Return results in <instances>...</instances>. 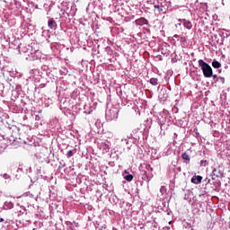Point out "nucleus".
Instances as JSON below:
<instances>
[{
	"mask_svg": "<svg viewBox=\"0 0 230 230\" xmlns=\"http://www.w3.org/2000/svg\"><path fill=\"white\" fill-rule=\"evenodd\" d=\"M183 227H185V229H190L191 228V224L188 222H183Z\"/></svg>",
	"mask_w": 230,
	"mask_h": 230,
	"instance_id": "nucleus-28",
	"label": "nucleus"
},
{
	"mask_svg": "<svg viewBox=\"0 0 230 230\" xmlns=\"http://www.w3.org/2000/svg\"><path fill=\"white\" fill-rule=\"evenodd\" d=\"M177 136H178L177 133H174L173 134V139H177Z\"/></svg>",
	"mask_w": 230,
	"mask_h": 230,
	"instance_id": "nucleus-34",
	"label": "nucleus"
},
{
	"mask_svg": "<svg viewBox=\"0 0 230 230\" xmlns=\"http://www.w3.org/2000/svg\"><path fill=\"white\" fill-rule=\"evenodd\" d=\"M190 181L192 184H200V182H202V176L200 175L193 176Z\"/></svg>",
	"mask_w": 230,
	"mask_h": 230,
	"instance_id": "nucleus-14",
	"label": "nucleus"
},
{
	"mask_svg": "<svg viewBox=\"0 0 230 230\" xmlns=\"http://www.w3.org/2000/svg\"><path fill=\"white\" fill-rule=\"evenodd\" d=\"M42 72L39 71L37 68H33L30 71V78L35 83L39 84Z\"/></svg>",
	"mask_w": 230,
	"mask_h": 230,
	"instance_id": "nucleus-5",
	"label": "nucleus"
},
{
	"mask_svg": "<svg viewBox=\"0 0 230 230\" xmlns=\"http://www.w3.org/2000/svg\"><path fill=\"white\" fill-rule=\"evenodd\" d=\"M181 159H183V162L185 163V164H190V158L188 153L181 154Z\"/></svg>",
	"mask_w": 230,
	"mask_h": 230,
	"instance_id": "nucleus-17",
	"label": "nucleus"
},
{
	"mask_svg": "<svg viewBox=\"0 0 230 230\" xmlns=\"http://www.w3.org/2000/svg\"><path fill=\"white\" fill-rule=\"evenodd\" d=\"M178 22H183V26L184 28H186V30H191V28H193V24L191 23V22L186 19H179Z\"/></svg>",
	"mask_w": 230,
	"mask_h": 230,
	"instance_id": "nucleus-11",
	"label": "nucleus"
},
{
	"mask_svg": "<svg viewBox=\"0 0 230 230\" xmlns=\"http://www.w3.org/2000/svg\"><path fill=\"white\" fill-rule=\"evenodd\" d=\"M22 173H24V171L22 170V165H19V167L16 171L15 179H17L19 181V179H21V177H22Z\"/></svg>",
	"mask_w": 230,
	"mask_h": 230,
	"instance_id": "nucleus-13",
	"label": "nucleus"
},
{
	"mask_svg": "<svg viewBox=\"0 0 230 230\" xmlns=\"http://www.w3.org/2000/svg\"><path fill=\"white\" fill-rule=\"evenodd\" d=\"M173 143H177V142H175V140H173Z\"/></svg>",
	"mask_w": 230,
	"mask_h": 230,
	"instance_id": "nucleus-42",
	"label": "nucleus"
},
{
	"mask_svg": "<svg viewBox=\"0 0 230 230\" xmlns=\"http://www.w3.org/2000/svg\"><path fill=\"white\" fill-rule=\"evenodd\" d=\"M30 197H31V199H33L34 196H33V194H30Z\"/></svg>",
	"mask_w": 230,
	"mask_h": 230,
	"instance_id": "nucleus-38",
	"label": "nucleus"
},
{
	"mask_svg": "<svg viewBox=\"0 0 230 230\" xmlns=\"http://www.w3.org/2000/svg\"><path fill=\"white\" fill-rule=\"evenodd\" d=\"M48 27L49 30H57L58 28V25L57 24V21H55L54 18H50L48 21Z\"/></svg>",
	"mask_w": 230,
	"mask_h": 230,
	"instance_id": "nucleus-10",
	"label": "nucleus"
},
{
	"mask_svg": "<svg viewBox=\"0 0 230 230\" xmlns=\"http://www.w3.org/2000/svg\"><path fill=\"white\" fill-rule=\"evenodd\" d=\"M16 49H18L19 53H21V49L22 53H28V46L26 45L19 44Z\"/></svg>",
	"mask_w": 230,
	"mask_h": 230,
	"instance_id": "nucleus-15",
	"label": "nucleus"
},
{
	"mask_svg": "<svg viewBox=\"0 0 230 230\" xmlns=\"http://www.w3.org/2000/svg\"><path fill=\"white\" fill-rule=\"evenodd\" d=\"M8 145L3 141L0 142V154H3L6 150Z\"/></svg>",
	"mask_w": 230,
	"mask_h": 230,
	"instance_id": "nucleus-19",
	"label": "nucleus"
},
{
	"mask_svg": "<svg viewBox=\"0 0 230 230\" xmlns=\"http://www.w3.org/2000/svg\"><path fill=\"white\" fill-rule=\"evenodd\" d=\"M0 222H4V219L3 217H1Z\"/></svg>",
	"mask_w": 230,
	"mask_h": 230,
	"instance_id": "nucleus-37",
	"label": "nucleus"
},
{
	"mask_svg": "<svg viewBox=\"0 0 230 230\" xmlns=\"http://www.w3.org/2000/svg\"><path fill=\"white\" fill-rule=\"evenodd\" d=\"M224 31H226V32H223L224 37H229V35H230L229 31H227L226 30H224Z\"/></svg>",
	"mask_w": 230,
	"mask_h": 230,
	"instance_id": "nucleus-32",
	"label": "nucleus"
},
{
	"mask_svg": "<svg viewBox=\"0 0 230 230\" xmlns=\"http://www.w3.org/2000/svg\"><path fill=\"white\" fill-rule=\"evenodd\" d=\"M207 163H208V161H206V160H201V161H200V166H206Z\"/></svg>",
	"mask_w": 230,
	"mask_h": 230,
	"instance_id": "nucleus-31",
	"label": "nucleus"
},
{
	"mask_svg": "<svg viewBox=\"0 0 230 230\" xmlns=\"http://www.w3.org/2000/svg\"><path fill=\"white\" fill-rule=\"evenodd\" d=\"M212 67H214L215 69H220V67H222V65L218 61H213Z\"/></svg>",
	"mask_w": 230,
	"mask_h": 230,
	"instance_id": "nucleus-22",
	"label": "nucleus"
},
{
	"mask_svg": "<svg viewBox=\"0 0 230 230\" xmlns=\"http://www.w3.org/2000/svg\"><path fill=\"white\" fill-rule=\"evenodd\" d=\"M75 154H76V150H75V149L69 150V151L66 153V157H67V159L73 157V156L75 155Z\"/></svg>",
	"mask_w": 230,
	"mask_h": 230,
	"instance_id": "nucleus-24",
	"label": "nucleus"
},
{
	"mask_svg": "<svg viewBox=\"0 0 230 230\" xmlns=\"http://www.w3.org/2000/svg\"><path fill=\"white\" fill-rule=\"evenodd\" d=\"M212 77L214 78V80H216L217 78V75H213V72H212Z\"/></svg>",
	"mask_w": 230,
	"mask_h": 230,
	"instance_id": "nucleus-36",
	"label": "nucleus"
},
{
	"mask_svg": "<svg viewBox=\"0 0 230 230\" xmlns=\"http://www.w3.org/2000/svg\"><path fill=\"white\" fill-rule=\"evenodd\" d=\"M105 52L107 53L108 57H110L111 58H112L114 57V50H112V48H111L109 46L106 47Z\"/></svg>",
	"mask_w": 230,
	"mask_h": 230,
	"instance_id": "nucleus-18",
	"label": "nucleus"
},
{
	"mask_svg": "<svg viewBox=\"0 0 230 230\" xmlns=\"http://www.w3.org/2000/svg\"><path fill=\"white\" fill-rule=\"evenodd\" d=\"M190 230H193V228H191Z\"/></svg>",
	"mask_w": 230,
	"mask_h": 230,
	"instance_id": "nucleus-44",
	"label": "nucleus"
},
{
	"mask_svg": "<svg viewBox=\"0 0 230 230\" xmlns=\"http://www.w3.org/2000/svg\"><path fill=\"white\" fill-rule=\"evenodd\" d=\"M165 121H166V120H162L161 123L164 124Z\"/></svg>",
	"mask_w": 230,
	"mask_h": 230,
	"instance_id": "nucleus-40",
	"label": "nucleus"
},
{
	"mask_svg": "<svg viewBox=\"0 0 230 230\" xmlns=\"http://www.w3.org/2000/svg\"><path fill=\"white\" fill-rule=\"evenodd\" d=\"M130 141H132V137L123 138L120 140V146L122 150H125V146L128 148L130 146Z\"/></svg>",
	"mask_w": 230,
	"mask_h": 230,
	"instance_id": "nucleus-9",
	"label": "nucleus"
},
{
	"mask_svg": "<svg viewBox=\"0 0 230 230\" xmlns=\"http://www.w3.org/2000/svg\"><path fill=\"white\" fill-rule=\"evenodd\" d=\"M194 137H200V133H199V128H195L193 129Z\"/></svg>",
	"mask_w": 230,
	"mask_h": 230,
	"instance_id": "nucleus-27",
	"label": "nucleus"
},
{
	"mask_svg": "<svg viewBox=\"0 0 230 230\" xmlns=\"http://www.w3.org/2000/svg\"><path fill=\"white\" fill-rule=\"evenodd\" d=\"M13 202L12 201H5L4 203V207L3 208L5 209V210H8V209H13Z\"/></svg>",
	"mask_w": 230,
	"mask_h": 230,
	"instance_id": "nucleus-16",
	"label": "nucleus"
},
{
	"mask_svg": "<svg viewBox=\"0 0 230 230\" xmlns=\"http://www.w3.org/2000/svg\"><path fill=\"white\" fill-rule=\"evenodd\" d=\"M32 230H37V228H33Z\"/></svg>",
	"mask_w": 230,
	"mask_h": 230,
	"instance_id": "nucleus-41",
	"label": "nucleus"
},
{
	"mask_svg": "<svg viewBox=\"0 0 230 230\" xmlns=\"http://www.w3.org/2000/svg\"><path fill=\"white\" fill-rule=\"evenodd\" d=\"M200 210H192V213H194V215H199Z\"/></svg>",
	"mask_w": 230,
	"mask_h": 230,
	"instance_id": "nucleus-33",
	"label": "nucleus"
},
{
	"mask_svg": "<svg viewBox=\"0 0 230 230\" xmlns=\"http://www.w3.org/2000/svg\"><path fill=\"white\" fill-rule=\"evenodd\" d=\"M139 172L140 175L142 177V180H144L146 182H150L152 181V178L154 177V174L152 172H154V169L148 163L141 164L139 166Z\"/></svg>",
	"mask_w": 230,
	"mask_h": 230,
	"instance_id": "nucleus-1",
	"label": "nucleus"
},
{
	"mask_svg": "<svg viewBox=\"0 0 230 230\" xmlns=\"http://www.w3.org/2000/svg\"><path fill=\"white\" fill-rule=\"evenodd\" d=\"M137 26H149L148 20L145 17H140L135 21Z\"/></svg>",
	"mask_w": 230,
	"mask_h": 230,
	"instance_id": "nucleus-8",
	"label": "nucleus"
},
{
	"mask_svg": "<svg viewBox=\"0 0 230 230\" xmlns=\"http://www.w3.org/2000/svg\"><path fill=\"white\" fill-rule=\"evenodd\" d=\"M173 143H177V142H175V140H173Z\"/></svg>",
	"mask_w": 230,
	"mask_h": 230,
	"instance_id": "nucleus-43",
	"label": "nucleus"
},
{
	"mask_svg": "<svg viewBox=\"0 0 230 230\" xmlns=\"http://www.w3.org/2000/svg\"><path fill=\"white\" fill-rule=\"evenodd\" d=\"M124 179H125L126 181H128V182H131V181L134 180V175L128 173V174H127V175L124 176Z\"/></svg>",
	"mask_w": 230,
	"mask_h": 230,
	"instance_id": "nucleus-25",
	"label": "nucleus"
},
{
	"mask_svg": "<svg viewBox=\"0 0 230 230\" xmlns=\"http://www.w3.org/2000/svg\"><path fill=\"white\" fill-rule=\"evenodd\" d=\"M119 114V109L117 107L111 106V108L106 110L105 118L107 121H112L114 119H118V116Z\"/></svg>",
	"mask_w": 230,
	"mask_h": 230,
	"instance_id": "nucleus-4",
	"label": "nucleus"
},
{
	"mask_svg": "<svg viewBox=\"0 0 230 230\" xmlns=\"http://www.w3.org/2000/svg\"><path fill=\"white\" fill-rule=\"evenodd\" d=\"M173 39H179V35H178V34H175V35L173 36Z\"/></svg>",
	"mask_w": 230,
	"mask_h": 230,
	"instance_id": "nucleus-35",
	"label": "nucleus"
},
{
	"mask_svg": "<svg viewBox=\"0 0 230 230\" xmlns=\"http://www.w3.org/2000/svg\"><path fill=\"white\" fill-rule=\"evenodd\" d=\"M149 83L151 84V85H155V86L158 85L159 84V79L153 77L149 80Z\"/></svg>",
	"mask_w": 230,
	"mask_h": 230,
	"instance_id": "nucleus-23",
	"label": "nucleus"
},
{
	"mask_svg": "<svg viewBox=\"0 0 230 230\" xmlns=\"http://www.w3.org/2000/svg\"><path fill=\"white\" fill-rule=\"evenodd\" d=\"M154 8L158 12V13H166L168 8L172 6V2L166 0H155Z\"/></svg>",
	"mask_w": 230,
	"mask_h": 230,
	"instance_id": "nucleus-2",
	"label": "nucleus"
},
{
	"mask_svg": "<svg viewBox=\"0 0 230 230\" xmlns=\"http://www.w3.org/2000/svg\"><path fill=\"white\" fill-rule=\"evenodd\" d=\"M217 82H221V84H225L226 83V79L224 77H218L217 79Z\"/></svg>",
	"mask_w": 230,
	"mask_h": 230,
	"instance_id": "nucleus-30",
	"label": "nucleus"
},
{
	"mask_svg": "<svg viewBox=\"0 0 230 230\" xmlns=\"http://www.w3.org/2000/svg\"><path fill=\"white\" fill-rule=\"evenodd\" d=\"M181 22H179L178 26H181Z\"/></svg>",
	"mask_w": 230,
	"mask_h": 230,
	"instance_id": "nucleus-39",
	"label": "nucleus"
},
{
	"mask_svg": "<svg viewBox=\"0 0 230 230\" xmlns=\"http://www.w3.org/2000/svg\"><path fill=\"white\" fill-rule=\"evenodd\" d=\"M160 193H161L162 197H166V187L162 186L160 188Z\"/></svg>",
	"mask_w": 230,
	"mask_h": 230,
	"instance_id": "nucleus-26",
	"label": "nucleus"
},
{
	"mask_svg": "<svg viewBox=\"0 0 230 230\" xmlns=\"http://www.w3.org/2000/svg\"><path fill=\"white\" fill-rule=\"evenodd\" d=\"M1 177H3L6 182H10V181H12V176H10L8 173L1 174Z\"/></svg>",
	"mask_w": 230,
	"mask_h": 230,
	"instance_id": "nucleus-21",
	"label": "nucleus"
},
{
	"mask_svg": "<svg viewBox=\"0 0 230 230\" xmlns=\"http://www.w3.org/2000/svg\"><path fill=\"white\" fill-rule=\"evenodd\" d=\"M201 8H202V10L204 11V12H208V4H201Z\"/></svg>",
	"mask_w": 230,
	"mask_h": 230,
	"instance_id": "nucleus-29",
	"label": "nucleus"
},
{
	"mask_svg": "<svg viewBox=\"0 0 230 230\" xmlns=\"http://www.w3.org/2000/svg\"><path fill=\"white\" fill-rule=\"evenodd\" d=\"M94 111V107L91 106L90 103L84 104V114H91Z\"/></svg>",
	"mask_w": 230,
	"mask_h": 230,
	"instance_id": "nucleus-12",
	"label": "nucleus"
},
{
	"mask_svg": "<svg viewBox=\"0 0 230 230\" xmlns=\"http://www.w3.org/2000/svg\"><path fill=\"white\" fill-rule=\"evenodd\" d=\"M42 57V54L40 52L39 49H35L34 51L31 52L28 57L26 58V60H29L30 62H33L35 60H39Z\"/></svg>",
	"mask_w": 230,
	"mask_h": 230,
	"instance_id": "nucleus-7",
	"label": "nucleus"
},
{
	"mask_svg": "<svg viewBox=\"0 0 230 230\" xmlns=\"http://www.w3.org/2000/svg\"><path fill=\"white\" fill-rule=\"evenodd\" d=\"M42 37H44V39H50L51 37V32L49 31V30H45L42 31Z\"/></svg>",
	"mask_w": 230,
	"mask_h": 230,
	"instance_id": "nucleus-20",
	"label": "nucleus"
},
{
	"mask_svg": "<svg viewBox=\"0 0 230 230\" xmlns=\"http://www.w3.org/2000/svg\"><path fill=\"white\" fill-rule=\"evenodd\" d=\"M211 175L213 181H216L217 179H222V177H224V171H222L220 166L213 167Z\"/></svg>",
	"mask_w": 230,
	"mask_h": 230,
	"instance_id": "nucleus-6",
	"label": "nucleus"
},
{
	"mask_svg": "<svg viewBox=\"0 0 230 230\" xmlns=\"http://www.w3.org/2000/svg\"><path fill=\"white\" fill-rule=\"evenodd\" d=\"M199 66L201 68L203 76L205 78H211L213 76V68H211V66L209 64L206 63L204 60L199 59L198 61Z\"/></svg>",
	"mask_w": 230,
	"mask_h": 230,
	"instance_id": "nucleus-3",
	"label": "nucleus"
}]
</instances>
